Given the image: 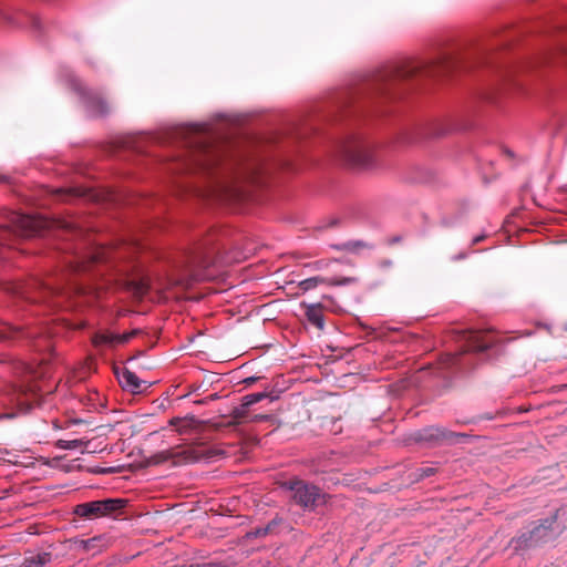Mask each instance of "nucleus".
Segmentation results:
<instances>
[{
    "label": "nucleus",
    "instance_id": "0eeeda50",
    "mask_svg": "<svg viewBox=\"0 0 567 567\" xmlns=\"http://www.w3.org/2000/svg\"><path fill=\"white\" fill-rule=\"evenodd\" d=\"M306 316L312 324H315L319 329L323 328V312L320 303L307 305Z\"/></svg>",
    "mask_w": 567,
    "mask_h": 567
},
{
    "label": "nucleus",
    "instance_id": "dca6fc26",
    "mask_svg": "<svg viewBox=\"0 0 567 567\" xmlns=\"http://www.w3.org/2000/svg\"><path fill=\"white\" fill-rule=\"evenodd\" d=\"M264 398H266L265 393H251L246 396H244V405L249 406L252 405L259 401H261Z\"/></svg>",
    "mask_w": 567,
    "mask_h": 567
},
{
    "label": "nucleus",
    "instance_id": "1a4fd4ad",
    "mask_svg": "<svg viewBox=\"0 0 567 567\" xmlns=\"http://www.w3.org/2000/svg\"><path fill=\"white\" fill-rule=\"evenodd\" d=\"M0 460H3V461H7L11 464H14V465H20V466H29V465H32L33 464V457L32 456H23L21 460L18 455L11 453V452H8V451H4L1 453V457Z\"/></svg>",
    "mask_w": 567,
    "mask_h": 567
},
{
    "label": "nucleus",
    "instance_id": "39448f33",
    "mask_svg": "<svg viewBox=\"0 0 567 567\" xmlns=\"http://www.w3.org/2000/svg\"><path fill=\"white\" fill-rule=\"evenodd\" d=\"M117 379L120 384L125 389L132 392H138L142 386V381L140 378L132 371L127 369H123L117 373Z\"/></svg>",
    "mask_w": 567,
    "mask_h": 567
},
{
    "label": "nucleus",
    "instance_id": "a211bd4d",
    "mask_svg": "<svg viewBox=\"0 0 567 567\" xmlns=\"http://www.w3.org/2000/svg\"><path fill=\"white\" fill-rule=\"evenodd\" d=\"M101 104H102L101 110H99L97 113L103 114L106 110H105L104 104L103 103H101Z\"/></svg>",
    "mask_w": 567,
    "mask_h": 567
},
{
    "label": "nucleus",
    "instance_id": "2eb2a0df",
    "mask_svg": "<svg viewBox=\"0 0 567 567\" xmlns=\"http://www.w3.org/2000/svg\"><path fill=\"white\" fill-rule=\"evenodd\" d=\"M181 456L183 457L184 462H196L200 460L204 454L203 452L192 447L181 452Z\"/></svg>",
    "mask_w": 567,
    "mask_h": 567
},
{
    "label": "nucleus",
    "instance_id": "4468645a",
    "mask_svg": "<svg viewBox=\"0 0 567 567\" xmlns=\"http://www.w3.org/2000/svg\"><path fill=\"white\" fill-rule=\"evenodd\" d=\"M127 289L133 292L136 298H143L148 291V285L145 281L130 282Z\"/></svg>",
    "mask_w": 567,
    "mask_h": 567
},
{
    "label": "nucleus",
    "instance_id": "ddd939ff",
    "mask_svg": "<svg viewBox=\"0 0 567 567\" xmlns=\"http://www.w3.org/2000/svg\"><path fill=\"white\" fill-rule=\"evenodd\" d=\"M125 501L115 498V499H104L102 501L103 507V514H110L112 512H115L124 506Z\"/></svg>",
    "mask_w": 567,
    "mask_h": 567
},
{
    "label": "nucleus",
    "instance_id": "423d86ee",
    "mask_svg": "<svg viewBox=\"0 0 567 567\" xmlns=\"http://www.w3.org/2000/svg\"><path fill=\"white\" fill-rule=\"evenodd\" d=\"M102 501L81 504L76 507V514L83 517L103 516Z\"/></svg>",
    "mask_w": 567,
    "mask_h": 567
},
{
    "label": "nucleus",
    "instance_id": "9b49d317",
    "mask_svg": "<svg viewBox=\"0 0 567 567\" xmlns=\"http://www.w3.org/2000/svg\"><path fill=\"white\" fill-rule=\"evenodd\" d=\"M89 442L83 440H59L56 441V447L61 450H75L82 449L83 451L87 449Z\"/></svg>",
    "mask_w": 567,
    "mask_h": 567
},
{
    "label": "nucleus",
    "instance_id": "f8f14e48",
    "mask_svg": "<svg viewBox=\"0 0 567 567\" xmlns=\"http://www.w3.org/2000/svg\"><path fill=\"white\" fill-rule=\"evenodd\" d=\"M171 424L176 427V431L178 433L183 434V433H187L193 427H195L196 421L193 417H190V419H187V417L174 419L171 421Z\"/></svg>",
    "mask_w": 567,
    "mask_h": 567
},
{
    "label": "nucleus",
    "instance_id": "f3484780",
    "mask_svg": "<svg viewBox=\"0 0 567 567\" xmlns=\"http://www.w3.org/2000/svg\"><path fill=\"white\" fill-rule=\"evenodd\" d=\"M168 453H169V455H166V458H169L171 456L181 455V453H178V452H174V453L168 452Z\"/></svg>",
    "mask_w": 567,
    "mask_h": 567
},
{
    "label": "nucleus",
    "instance_id": "20e7f679",
    "mask_svg": "<svg viewBox=\"0 0 567 567\" xmlns=\"http://www.w3.org/2000/svg\"><path fill=\"white\" fill-rule=\"evenodd\" d=\"M355 281L353 277H311L299 282L300 289L308 291L317 288L319 285L326 286H343Z\"/></svg>",
    "mask_w": 567,
    "mask_h": 567
},
{
    "label": "nucleus",
    "instance_id": "f257e3e1",
    "mask_svg": "<svg viewBox=\"0 0 567 567\" xmlns=\"http://www.w3.org/2000/svg\"><path fill=\"white\" fill-rule=\"evenodd\" d=\"M343 162L353 168H370L375 164L374 146L361 136H350L340 146Z\"/></svg>",
    "mask_w": 567,
    "mask_h": 567
},
{
    "label": "nucleus",
    "instance_id": "6e6552de",
    "mask_svg": "<svg viewBox=\"0 0 567 567\" xmlns=\"http://www.w3.org/2000/svg\"><path fill=\"white\" fill-rule=\"evenodd\" d=\"M51 560V555L40 553L25 558L23 567H44Z\"/></svg>",
    "mask_w": 567,
    "mask_h": 567
},
{
    "label": "nucleus",
    "instance_id": "9d476101",
    "mask_svg": "<svg viewBox=\"0 0 567 567\" xmlns=\"http://www.w3.org/2000/svg\"><path fill=\"white\" fill-rule=\"evenodd\" d=\"M20 226L27 230V235H32L41 227V221L33 216H21Z\"/></svg>",
    "mask_w": 567,
    "mask_h": 567
},
{
    "label": "nucleus",
    "instance_id": "7ed1b4c3",
    "mask_svg": "<svg viewBox=\"0 0 567 567\" xmlns=\"http://www.w3.org/2000/svg\"><path fill=\"white\" fill-rule=\"evenodd\" d=\"M138 330H132L125 333H113L109 331H101L94 334L92 342L95 347L115 348L121 344L127 343Z\"/></svg>",
    "mask_w": 567,
    "mask_h": 567
},
{
    "label": "nucleus",
    "instance_id": "f03ea898",
    "mask_svg": "<svg viewBox=\"0 0 567 567\" xmlns=\"http://www.w3.org/2000/svg\"><path fill=\"white\" fill-rule=\"evenodd\" d=\"M290 489L293 492L296 502L303 507H315L324 502V495H321L316 486L306 484L302 481L293 482Z\"/></svg>",
    "mask_w": 567,
    "mask_h": 567
}]
</instances>
